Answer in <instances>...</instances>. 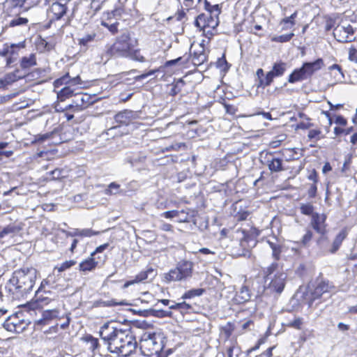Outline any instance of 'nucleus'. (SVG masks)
<instances>
[{
	"label": "nucleus",
	"instance_id": "f257e3e1",
	"mask_svg": "<svg viewBox=\"0 0 357 357\" xmlns=\"http://www.w3.org/2000/svg\"><path fill=\"white\" fill-rule=\"evenodd\" d=\"M100 336L107 350L119 356L127 357L137 348V341L129 330L118 327L116 322H107L100 328Z\"/></svg>",
	"mask_w": 357,
	"mask_h": 357
},
{
	"label": "nucleus",
	"instance_id": "f03ea898",
	"mask_svg": "<svg viewBox=\"0 0 357 357\" xmlns=\"http://www.w3.org/2000/svg\"><path fill=\"white\" fill-rule=\"evenodd\" d=\"M37 271L33 267H23L13 273L6 286V304L24 298L34 287Z\"/></svg>",
	"mask_w": 357,
	"mask_h": 357
},
{
	"label": "nucleus",
	"instance_id": "7ed1b4c3",
	"mask_svg": "<svg viewBox=\"0 0 357 357\" xmlns=\"http://www.w3.org/2000/svg\"><path fill=\"white\" fill-rule=\"evenodd\" d=\"M266 281L270 280L267 287H263L258 289L257 293L266 294H280L283 291L287 280V274L282 271H279L277 263L271 264L266 271H264Z\"/></svg>",
	"mask_w": 357,
	"mask_h": 357
},
{
	"label": "nucleus",
	"instance_id": "20e7f679",
	"mask_svg": "<svg viewBox=\"0 0 357 357\" xmlns=\"http://www.w3.org/2000/svg\"><path fill=\"white\" fill-rule=\"evenodd\" d=\"M139 348L142 354L146 356L158 354L163 348L162 337L156 333L145 332L139 340Z\"/></svg>",
	"mask_w": 357,
	"mask_h": 357
},
{
	"label": "nucleus",
	"instance_id": "39448f33",
	"mask_svg": "<svg viewBox=\"0 0 357 357\" xmlns=\"http://www.w3.org/2000/svg\"><path fill=\"white\" fill-rule=\"evenodd\" d=\"M193 263L188 260H181L176 266L163 275V281L169 283L174 281L185 280L191 278Z\"/></svg>",
	"mask_w": 357,
	"mask_h": 357
},
{
	"label": "nucleus",
	"instance_id": "423d86ee",
	"mask_svg": "<svg viewBox=\"0 0 357 357\" xmlns=\"http://www.w3.org/2000/svg\"><path fill=\"white\" fill-rule=\"evenodd\" d=\"M132 45L128 35L123 34L106 51V54L114 57H128Z\"/></svg>",
	"mask_w": 357,
	"mask_h": 357
},
{
	"label": "nucleus",
	"instance_id": "0eeeda50",
	"mask_svg": "<svg viewBox=\"0 0 357 357\" xmlns=\"http://www.w3.org/2000/svg\"><path fill=\"white\" fill-rule=\"evenodd\" d=\"M30 321L24 318L22 312H17L10 316L3 323V328L10 332L22 333L29 325Z\"/></svg>",
	"mask_w": 357,
	"mask_h": 357
},
{
	"label": "nucleus",
	"instance_id": "6e6552de",
	"mask_svg": "<svg viewBox=\"0 0 357 357\" xmlns=\"http://www.w3.org/2000/svg\"><path fill=\"white\" fill-rule=\"evenodd\" d=\"M355 29L351 24L338 25L333 30V36L338 42L349 43L356 39Z\"/></svg>",
	"mask_w": 357,
	"mask_h": 357
},
{
	"label": "nucleus",
	"instance_id": "1a4fd4ad",
	"mask_svg": "<svg viewBox=\"0 0 357 357\" xmlns=\"http://www.w3.org/2000/svg\"><path fill=\"white\" fill-rule=\"evenodd\" d=\"M287 63L282 61L273 63L272 69L266 74V76L261 81V85L270 86L275 77L282 76L287 70Z\"/></svg>",
	"mask_w": 357,
	"mask_h": 357
},
{
	"label": "nucleus",
	"instance_id": "9d476101",
	"mask_svg": "<svg viewBox=\"0 0 357 357\" xmlns=\"http://www.w3.org/2000/svg\"><path fill=\"white\" fill-rule=\"evenodd\" d=\"M218 24L219 21L218 17H213L211 14L206 15L202 13L197 17L195 21V25L204 32L206 29L214 30L218 26Z\"/></svg>",
	"mask_w": 357,
	"mask_h": 357
},
{
	"label": "nucleus",
	"instance_id": "9b49d317",
	"mask_svg": "<svg viewBox=\"0 0 357 357\" xmlns=\"http://www.w3.org/2000/svg\"><path fill=\"white\" fill-rule=\"evenodd\" d=\"M94 102L93 97L87 93H76L73 100V103L70 105L69 108L73 109L74 112L82 111Z\"/></svg>",
	"mask_w": 357,
	"mask_h": 357
},
{
	"label": "nucleus",
	"instance_id": "f8f14e48",
	"mask_svg": "<svg viewBox=\"0 0 357 357\" xmlns=\"http://www.w3.org/2000/svg\"><path fill=\"white\" fill-rule=\"evenodd\" d=\"M326 215L314 213L312 214L310 225L312 228L319 234H324L326 231Z\"/></svg>",
	"mask_w": 357,
	"mask_h": 357
},
{
	"label": "nucleus",
	"instance_id": "ddd939ff",
	"mask_svg": "<svg viewBox=\"0 0 357 357\" xmlns=\"http://www.w3.org/2000/svg\"><path fill=\"white\" fill-rule=\"evenodd\" d=\"M155 275L156 271L152 267H147L146 270L142 271L139 274H137L134 280L126 282L123 284V289H126L131 284L142 282L149 278H153L155 276Z\"/></svg>",
	"mask_w": 357,
	"mask_h": 357
},
{
	"label": "nucleus",
	"instance_id": "4468645a",
	"mask_svg": "<svg viewBox=\"0 0 357 357\" xmlns=\"http://www.w3.org/2000/svg\"><path fill=\"white\" fill-rule=\"evenodd\" d=\"M63 234L68 237H91L95 235H98L99 231H95L91 229H73L72 231H67L65 229L61 230Z\"/></svg>",
	"mask_w": 357,
	"mask_h": 357
},
{
	"label": "nucleus",
	"instance_id": "2eb2a0df",
	"mask_svg": "<svg viewBox=\"0 0 357 357\" xmlns=\"http://www.w3.org/2000/svg\"><path fill=\"white\" fill-rule=\"evenodd\" d=\"M324 66V61L322 59H318L313 62H305L301 66L304 74L307 79L312 77V75L317 70H320Z\"/></svg>",
	"mask_w": 357,
	"mask_h": 357
},
{
	"label": "nucleus",
	"instance_id": "dca6fc26",
	"mask_svg": "<svg viewBox=\"0 0 357 357\" xmlns=\"http://www.w3.org/2000/svg\"><path fill=\"white\" fill-rule=\"evenodd\" d=\"M266 165L271 172H280L287 169L283 167L282 159L275 157L271 153L267 155Z\"/></svg>",
	"mask_w": 357,
	"mask_h": 357
},
{
	"label": "nucleus",
	"instance_id": "f3484780",
	"mask_svg": "<svg viewBox=\"0 0 357 357\" xmlns=\"http://www.w3.org/2000/svg\"><path fill=\"white\" fill-rule=\"evenodd\" d=\"M330 287H331L328 282L321 281L319 282L314 291L311 293L312 298L309 300V306L310 307L312 305L313 301L320 298L324 293L328 292Z\"/></svg>",
	"mask_w": 357,
	"mask_h": 357
},
{
	"label": "nucleus",
	"instance_id": "a211bd4d",
	"mask_svg": "<svg viewBox=\"0 0 357 357\" xmlns=\"http://www.w3.org/2000/svg\"><path fill=\"white\" fill-rule=\"evenodd\" d=\"M50 11L52 14V20H59L66 13L67 7L56 1L52 4Z\"/></svg>",
	"mask_w": 357,
	"mask_h": 357
},
{
	"label": "nucleus",
	"instance_id": "6ab92c4d",
	"mask_svg": "<svg viewBox=\"0 0 357 357\" xmlns=\"http://www.w3.org/2000/svg\"><path fill=\"white\" fill-rule=\"evenodd\" d=\"M252 293L246 285H243L235 296V301L238 303H243L250 300Z\"/></svg>",
	"mask_w": 357,
	"mask_h": 357
},
{
	"label": "nucleus",
	"instance_id": "aec40b11",
	"mask_svg": "<svg viewBox=\"0 0 357 357\" xmlns=\"http://www.w3.org/2000/svg\"><path fill=\"white\" fill-rule=\"evenodd\" d=\"M70 84V85H77L81 84V79L79 76H76L73 78H70L68 73H66L62 77L56 79L54 82L55 87H58L62 84Z\"/></svg>",
	"mask_w": 357,
	"mask_h": 357
},
{
	"label": "nucleus",
	"instance_id": "412c9836",
	"mask_svg": "<svg viewBox=\"0 0 357 357\" xmlns=\"http://www.w3.org/2000/svg\"><path fill=\"white\" fill-rule=\"evenodd\" d=\"M91 256L82 261L79 265V270L82 272L92 271L98 266V262Z\"/></svg>",
	"mask_w": 357,
	"mask_h": 357
},
{
	"label": "nucleus",
	"instance_id": "4be33fe9",
	"mask_svg": "<svg viewBox=\"0 0 357 357\" xmlns=\"http://www.w3.org/2000/svg\"><path fill=\"white\" fill-rule=\"evenodd\" d=\"M133 112L129 110H124L119 112L114 116L115 121L123 125H128L132 120Z\"/></svg>",
	"mask_w": 357,
	"mask_h": 357
},
{
	"label": "nucleus",
	"instance_id": "5701e85b",
	"mask_svg": "<svg viewBox=\"0 0 357 357\" xmlns=\"http://www.w3.org/2000/svg\"><path fill=\"white\" fill-rule=\"evenodd\" d=\"M196 215V211L190 208L185 210L178 211V222H189Z\"/></svg>",
	"mask_w": 357,
	"mask_h": 357
},
{
	"label": "nucleus",
	"instance_id": "b1692460",
	"mask_svg": "<svg viewBox=\"0 0 357 357\" xmlns=\"http://www.w3.org/2000/svg\"><path fill=\"white\" fill-rule=\"evenodd\" d=\"M59 316V312L56 309L45 310L43 312V318L36 321L37 324L45 325L47 321L56 318Z\"/></svg>",
	"mask_w": 357,
	"mask_h": 357
},
{
	"label": "nucleus",
	"instance_id": "393cba45",
	"mask_svg": "<svg viewBox=\"0 0 357 357\" xmlns=\"http://www.w3.org/2000/svg\"><path fill=\"white\" fill-rule=\"evenodd\" d=\"M142 313L144 316H153L160 318L172 317V312L170 310L150 309L144 310Z\"/></svg>",
	"mask_w": 357,
	"mask_h": 357
},
{
	"label": "nucleus",
	"instance_id": "a878e982",
	"mask_svg": "<svg viewBox=\"0 0 357 357\" xmlns=\"http://www.w3.org/2000/svg\"><path fill=\"white\" fill-rule=\"evenodd\" d=\"M307 79L304 71L301 67L300 68L295 69L291 74L289 76L288 82L289 83H295L296 82H301Z\"/></svg>",
	"mask_w": 357,
	"mask_h": 357
},
{
	"label": "nucleus",
	"instance_id": "bb28decb",
	"mask_svg": "<svg viewBox=\"0 0 357 357\" xmlns=\"http://www.w3.org/2000/svg\"><path fill=\"white\" fill-rule=\"evenodd\" d=\"M36 65V59L35 54H30L29 56H24L21 59L20 67L23 70H28Z\"/></svg>",
	"mask_w": 357,
	"mask_h": 357
},
{
	"label": "nucleus",
	"instance_id": "cd10ccee",
	"mask_svg": "<svg viewBox=\"0 0 357 357\" xmlns=\"http://www.w3.org/2000/svg\"><path fill=\"white\" fill-rule=\"evenodd\" d=\"M83 340L88 344L89 348L93 352L98 351L100 344L97 338L93 337L91 335H86L83 337Z\"/></svg>",
	"mask_w": 357,
	"mask_h": 357
},
{
	"label": "nucleus",
	"instance_id": "c85d7f7f",
	"mask_svg": "<svg viewBox=\"0 0 357 357\" xmlns=\"http://www.w3.org/2000/svg\"><path fill=\"white\" fill-rule=\"evenodd\" d=\"M346 236H347V232L345 230H342L336 236V237L333 243L332 248L330 250L331 253L335 252L339 249L340 246L341 245L343 240L346 238Z\"/></svg>",
	"mask_w": 357,
	"mask_h": 357
},
{
	"label": "nucleus",
	"instance_id": "c756f323",
	"mask_svg": "<svg viewBox=\"0 0 357 357\" xmlns=\"http://www.w3.org/2000/svg\"><path fill=\"white\" fill-rule=\"evenodd\" d=\"M74 91L70 88V86H68L57 92V97L61 101H64L66 98L72 97Z\"/></svg>",
	"mask_w": 357,
	"mask_h": 357
},
{
	"label": "nucleus",
	"instance_id": "7c9ffc66",
	"mask_svg": "<svg viewBox=\"0 0 357 357\" xmlns=\"http://www.w3.org/2000/svg\"><path fill=\"white\" fill-rule=\"evenodd\" d=\"M119 188V184L112 182L108 185V188L105 190V194L107 195L123 194V192Z\"/></svg>",
	"mask_w": 357,
	"mask_h": 357
},
{
	"label": "nucleus",
	"instance_id": "2f4dec72",
	"mask_svg": "<svg viewBox=\"0 0 357 357\" xmlns=\"http://www.w3.org/2000/svg\"><path fill=\"white\" fill-rule=\"evenodd\" d=\"M96 37L95 33L88 34L82 37L79 40V44L81 45L82 50H86L89 45V43L94 40Z\"/></svg>",
	"mask_w": 357,
	"mask_h": 357
},
{
	"label": "nucleus",
	"instance_id": "473e14b6",
	"mask_svg": "<svg viewBox=\"0 0 357 357\" xmlns=\"http://www.w3.org/2000/svg\"><path fill=\"white\" fill-rule=\"evenodd\" d=\"M204 292V289H201V288L192 289H190V290L186 291L182 296V298L183 299H188V298H194V297H196V296H202Z\"/></svg>",
	"mask_w": 357,
	"mask_h": 357
},
{
	"label": "nucleus",
	"instance_id": "72a5a7b5",
	"mask_svg": "<svg viewBox=\"0 0 357 357\" xmlns=\"http://www.w3.org/2000/svg\"><path fill=\"white\" fill-rule=\"evenodd\" d=\"M206 61V55L202 50L199 53L195 52L192 56V63L195 66H200Z\"/></svg>",
	"mask_w": 357,
	"mask_h": 357
},
{
	"label": "nucleus",
	"instance_id": "f704fd0d",
	"mask_svg": "<svg viewBox=\"0 0 357 357\" xmlns=\"http://www.w3.org/2000/svg\"><path fill=\"white\" fill-rule=\"evenodd\" d=\"M301 213L305 215H312L314 213V206L311 203H302L300 206Z\"/></svg>",
	"mask_w": 357,
	"mask_h": 357
},
{
	"label": "nucleus",
	"instance_id": "c9c22d12",
	"mask_svg": "<svg viewBox=\"0 0 357 357\" xmlns=\"http://www.w3.org/2000/svg\"><path fill=\"white\" fill-rule=\"evenodd\" d=\"M21 227L16 225H9L5 227L1 231L3 234V236L10 234H16L21 230Z\"/></svg>",
	"mask_w": 357,
	"mask_h": 357
},
{
	"label": "nucleus",
	"instance_id": "e433bc0d",
	"mask_svg": "<svg viewBox=\"0 0 357 357\" xmlns=\"http://www.w3.org/2000/svg\"><path fill=\"white\" fill-rule=\"evenodd\" d=\"M303 324V319L301 317H295L294 320L289 321L287 325L289 327L301 330Z\"/></svg>",
	"mask_w": 357,
	"mask_h": 357
},
{
	"label": "nucleus",
	"instance_id": "4c0bfd02",
	"mask_svg": "<svg viewBox=\"0 0 357 357\" xmlns=\"http://www.w3.org/2000/svg\"><path fill=\"white\" fill-rule=\"evenodd\" d=\"M127 58H130L132 60L144 62L145 61L144 57L140 54L139 50H135L133 48H131L129 56Z\"/></svg>",
	"mask_w": 357,
	"mask_h": 357
},
{
	"label": "nucleus",
	"instance_id": "58836bf2",
	"mask_svg": "<svg viewBox=\"0 0 357 357\" xmlns=\"http://www.w3.org/2000/svg\"><path fill=\"white\" fill-rule=\"evenodd\" d=\"M145 157H141L135 155H129L126 158V162L134 166L137 163L144 161Z\"/></svg>",
	"mask_w": 357,
	"mask_h": 357
},
{
	"label": "nucleus",
	"instance_id": "ea45409f",
	"mask_svg": "<svg viewBox=\"0 0 357 357\" xmlns=\"http://www.w3.org/2000/svg\"><path fill=\"white\" fill-rule=\"evenodd\" d=\"M294 36L293 33L289 34L281 35L278 36H275L273 38V41L278 43H285L289 41L292 37Z\"/></svg>",
	"mask_w": 357,
	"mask_h": 357
},
{
	"label": "nucleus",
	"instance_id": "a19ab883",
	"mask_svg": "<svg viewBox=\"0 0 357 357\" xmlns=\"http://www.w3.org/2000/svg\"><path fill=\"white\" fill-rule=\"evenodd\" d=\"M28 22V20L24 17H18L13 19L10 22V26H20L26 24Z\"/></svg>",
	"mask_w": 357,
	"mask_h": 357
},
{
	"label": "nucleus",
	"instance_id": "79ce46f5",
	"mask_svg": "<svg viewBox=\"0 0 357 357\" xmlns=\"http://www.w3.org/2000/svg\"><path fill=\"white\" fill-rule=\"evenodd\" d=\"M17 79L16 75L15 74H8L6 75V76L4 77L3 79H2L1 82L4 85H6V84H11L12 82L16 81Z\"/></svg>",
	"mask_w": 357,
	"mask_h": 357
},
{
	"label": "nucleus",
	"instance_id": "37998d69",
	"mask_svg": "<svg viewBox=\"0 0 357 357\" xmlns=\"http://www.w3.org/2000/svg\"><path fill=\"white\" fill-rule=\"evenodd\" d=\"M349 59L357 63V49L353 46L349 50Z\"/></svg>",
	"mask_w": 357,
	"mask_h": 357
},
{
	"label": "nucleus",
	"instance_id": "c03bdc74",
	"mask_svg": "<svg viewBox=\"0 0 357 357\" xmlns=\"http://www.w3.org/2000/svg\"><path fill=\"white\" fill-rule=\"evenodd\" d=\"M75 264V261L74 260L66 261L63 262L60 266V267L58 268V270L59 272H62V271L70 268L71 266H73Z\"/></svg>",
	"mask_w": 357,
	"mask_h": 357
},
{
	"label": "nucleus",
	"instance_id": "a18cd8bd",
	"mask_svg": "<svg viewBox=\"0 0 357 357\" xmlns=\"http://www.w3.org/2000/svg\"><path fill=\"white\" fill-rule=\"evenodd\" d=\"M178 215V211L173 210V211H168L162 213L161 214V217H164L167 219H172L174 218H177Z\"/></svg>",
	"mask_w": 357,
	"mask_h": 357
},
{
	"label": "nucleus",
	"instance_id": "49530a36",
	"mask_svg": "<svg viewBox=\"0 0 357 357\" xmlns=\"http://www.w3.org/2000/svg\"><path fill=\"white\" fill-rule=\"evenodd\" d=\"M256 75L258 77V79H259V83H258V85L257 86L258 87H261V88H263L264 89L265 87H266L267 86H262L261 85V81L263 80V79L264 78V77L266 76V75L264 74V71L262 68H259L257 70V73H256Z\"/></svg>",
	"mask_w": 357,
	"mask_h": 357
},
{
	"label": "nucleus",
	"instance_id": "de8ad7c7",
	"mask_svg": "<svg viewBox=\"0 0 357 357\" xmlns=\"http://www.w3.org/2000/svg\"><path fill=\"white\" fill-rule=\"evenodd\" d=\"M321 134V131L319 130H311L309 131L307 137L310 139H314L316 140L319 139V135Z\"/></svg>",
	"mask_w": 357,
	"mask_h": 357
},
{
	"label": "nucleus",
	"instance_id": "09e8293b",
	"mask_svg": "<svg viewBox=\"0 0 357 357\" xmlns=\"http://www.w3.org/2000/svg\"><path fill=\"white\" fill-rule=\"evenodd\" d=\"M177 307H179L178 310H179L181 312H183L184 311H187L188 310H190L192 308L191 305L185 301L181 303H177Z\"/></svg>",
	"mask_w": 357,
	"mask_h": 357
},
{
	"label": "nucleus",
	"instance_id": "8fccbe9b",
	"mask_svg": "<svg viewBox=\"0 0 357 357\" xmlns=\"http://www.w3.org/2000/svg\"><path fill=\"white\" fill-rule=\"evenodd\" d=\"M157 71H158V70H151L146 73H144L140 75L135 76L134 79L136 81H139V80L146 78L147 77H149L150 75H153Z\"/></svg>",
	"mask_w": 357,
	"mask_h": 357
},
{
	"label": "nucleus",
	"instance_id": "3c124183",
	"mask_svg": "<svg viewBox=\"0 0 357 357\" xmlns=\"http://www.w3.org/2000/svg\"><path fill=\"white\" fill-rule=\"evenodd\" d=\"M312 238V232L311 231H307L306 234L303 236L302 239V243L304 245H306Z\"/></svg>",
	"mask_w": 357,
	"mask_h": 357
},
{
	"label": "nucleus",
	"instance_id": "603ef678",
	"mask_svg": "<svg viewBox=\"0 0 357 357\" xmlns=\"http://www.w3.org/2000/svg\"><path fill=\"white\" fill-rule=\"evenodd\" d=\"M317 185L315 183H312L311 184L310 188L308 189V191H307V194H308V196L310 197V198H313L316 196V194H317Z\"/></svg>",
	"mask_w": 357,
	"mask_h": 357
},
{
	"label": "nucleus",
	"instance_id": "864d4df0",
	"mask_svg": "<svg viewBox=\"0 0 357 357\" xmlns=\"http://www.w3.org/2000/svg\"><path fill=\"white\" fill-rule=\"evenodd\" d=\"M296 16V13H293L291 16L287 17L282 20V23L291 24V26L294 24V20Z\"/></svg>",
	"mask_w": 357,
	"mask_h": 357
},
{
	"label": "nucleus",
	"instance_id": "5fc2aeb1",
	"mask_svg": "<svg viewBox=\"0 0 357 357\" xmlns=\"http://www.w3.org/2000/svg\"><path fill=\"white\" fill-rule=\"evenodd\" d=\"M182 147H183V148L185 147V143L179 142V143H176L175 144H172L169 148H167V150H169V151H170V150L178 151Z\"/></svg>",
	"mask_w": 357,
	"mask_h": 357
},
{
	"label": "nucleus",
	"instance_id": "6e6d98bb",
	"mask_svg": "<svg viewBox=\"0 0 357 357\" xmlns=\"http://www.w3.org/2000/svg\"><path fill=\"white\" fill-rule=\"evenodd\" d=\"M53 179H59L62 176V170L59 169H55L50 172Z\"/></svg>",
	"mask_w": 357,
	"mask_h": 357
},
{
	"label": "nucleus",
	"instance_id": "4d7b16f0",
	"mask_svg": "<svg viewBox=\"0 0 357 357\" xmlns=\"http://www.w3.org/2000/svg\"><path fill=\"white\" fill-rule=\"evenodd\" d=\"M335 123L336 124L344 126L347 123V121L346 119H344L342 116H337Z\"/></svg>",
	"mask_w": 357,
	"mask_h": 357
},
{
	"label": "nucleus",
	"instance_id": "13d9d810",
	"mask_svg": "<svg viewBox=\"0 0 357 357\" xmlns=\"http://www.w3.org/2000/svg\"><path fill=\"white\" fill-rule=\"evenodd\" d=\"M108 243H105L103 245H101L98 246L94 252L91 253V256H94L96 253L102 252L103 250H105L108 247Z\"/></svg>",
	"mask_w": 357,
	"mask_h": 357
},
{
	"label": "nucleus",
	"instance_id": "bf43d9fd",
	"mask_svg": "<svg viewBox=\"0 0 357 357\" xmlns=\"http://www.w3.org/2000/svg\"><path fill=\"white\" fill-rule=\"evenodd\" d=\"M280 253L281 248L280 245L276 248H273V250L272 251V255L276 260L279 259Z\"/></svg>",
	"mask_w": 357,
	"mask_h": 357
},
{
	"label": "nucleus",
	"instance_id": "052dcab7",
	"mask_svg": "<svg viewBox=\"0 0 357 357\" xmlns=\"http://www.w3.org/2000/svg\"><path fill=\"white\" fill-rule=\"evenodd\" d=\"M329 70H336L337 71L338 75H340L342 77H343V73L342 72L341 67L338 64H333V65H332L331 66L329 67Z\"/></svg>",
	"mask_w": 357,
	"mask_h": 357
},
{
	"label": "nucleus",
	"instance_id": "680f3d73",
	"mask_svg": "<svg viewBox=\"0 0 357 357\" xmlns=\"http://www.w3.org/2000/svg\"><path fill=\"white\" fill-rule=\"evenodd\" d=\"M308 179L313 181V183H317V172L314 170L312 171V172L308 176Z\"/></svg>",
	"mask_w": 357,
	"mask_h": 357
},
{
	"label": "nucleus",
	"instance_id": "e2e57ef3",
	"mask_svg": "<svg viewBox=\"0 0 357 357\" xmlns=\"http://www.w3.org/2000/svg\"><path fill=\"white\" fill-rule=\"evenodd\" d=\"M172 225L168 223H162L161 225V229L166 231H172Z\"/></svg>",
	"mask_w": 357,
	"mask_h": 357
},
{
	"label": "nucleus",
	"instance_id": "0e129e2a",
	"mask_svg": "<svg viewBox=\"0 0 357 357\" xmlns=\"http://www.w3.org/2000/svg\"><path fill=\"white\" fill-rule=\"evenodd\" d=\"M75 238L73 240V242L71 243V245L70 247V251L72 252V253H74L75 252V250L77 247V245L79 242V240L77 238H76L75 237H74Z\"/></svg>",
	"mask_w": 357,
	"mask_h": 357
},
{
	"label": "nucleus",
	"instance_id": "69168bd1",
	"mask_svg": "<svg viewBox=\"0 0 357 357\" xmlns=\"http://www.w3.org/2000/svg\"><path fill=\"white\" fill-rule=\"evenodd\" d=\"M273 349V347L268 348L264 354L259 355L257 357H271Z\"/></svg>",
	"mask_w": 357,
	"mask_h": 357
},
{
	"label": "nucleus",
	"instance_id": "338daca9",
	"mask_svg": "<svg viewBox=\"0 0 357 357\" xmlns=\"http://www.w3.org/2000/svg\"><path fill=\"white\" fill-rule=\"evenodd\" d=\"M249 215H250L249 212L244 211L243 213L239 214V215L238 217V220H241V221L245 220L248 218V217L249 216Z\"/></svg>",
	"mask_w": 357,
	"mask_h": 357
},
{
	"label": "nucleus",
	"instance_id": "774afa93",
	"mask_svg": "<svg viewBox=\"0 0 357 357\" xmlns=\"http://www.w3.org/2000/svg\"><path fill=\"white\" fill-rule=\"evenodd\" d=\"M337 328H339V330L344 331L349 330V326L348 325L344 324V323L340 322L337 325Z\"/></svg>",
	"mask_w": 357,
	"mask_h": 357
}]
</instances>
